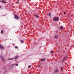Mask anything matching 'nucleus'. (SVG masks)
Wrapping results in <instances>:
<instances>
[{"instance_id": "nucleus-12", "label": "nucleus", "mask_w": 74, "mask_h": 74, "mask_svg": "<svg viewBox=\"0 0 74 74\" xmlns=\"http://www.w3.org/2000/svg\"><path fill=\"white\" fill-rule=\"evenodd\" d=\"M58 37V35H56L55 36V38H57Z\"/></svg>"}, {"instance_id": "nucleus-19", "label": "nucleus", "mask_w": 74, "mask_h": 74, "mask_svg": "<svg viewBox=\"0 0 74 74\" xmlns=\"http://www.w3.org/2000/svg\"><path fill=\"white\" fill-rule=\"evenodd\" d=\"M15 48H16L17 49H18V46H15Z\"/></svg>"}, {"instance_id": "nucleus-22", "label": "nucleus", "mask_w": 74, "mask_h": 74, "mask_svg": "<svg viewBox=\"0 0 74 74\" xmlns=\"http://www.w3.org/2000/svg\"><path fill=\"white\" fill-rule=\"evenodd\" d=\"M66 12H64V14H66Z\"/></svg>"}, {"instance_id": "nucleus-26", "label": "nucleus", "mask_w": 74, "mask_h": 74, "mask_svg": "<svg viewBox=\"0 0 74 74\" xmlns=\"http://www.w3.org/2000/svg\"><path fill=\"white\" fill-rule=\"evenodd\" d=\"M21 74H22V73H21Z\"/></svg>"}, {"instance_id": "nucleus-8", "label": "nucleus", "mask_w": 74, "mask_h": 74, "mask_svg": "<svg viewBox=\"0 0 74 74\" xmlns=\"http://www.w3.org/2000/svg\"><path fill=\"white\" fill-rule=\"evenodd\" d=\"M13 59H14V58H9L8 59V60H13Z\"/></svg>"}, {"instance_id": "nucleus-2", "label": "nucleus", "mask_w": 74, "mask_h": 74, "mask_svg": "<svg viewBox=\"0 0 74 74\" xmlns=\"http://www.w3.org/2000/svg\"><path fill=\"white\" fill-rule=\"evenodd\" d=\"M0 57L2 61V62H5V60H4V56L1 55Z\"/></svg>"}, {"instance_id": "nucleus-4", "label": "nucleus", "mask_w": 74, "mask_h": 74, "mask_svg": "<svg viewBox=\"0 0 74 74\" xmlns=\"http://www.w3.org/2000/svg\"><path fill=\"white\" fill-rule=\"evenodd\" d=\"M0 48L1 49H3V50H4L5 49L4 47H3V46H1V44H0Z\"/></svg>"}, {"instance_id": "nucleus-17", "label": "nucleus", "mask_w": 74, "mask_h": 74, "mask_svg": "<svg viewBox=\"0 0 74 74\" xmlns=\"http://www.w3.org/2000/svg\"><path fill=\"white\" fill-rule=\"evenodd\" d=\"M1 34H3V30H2L1 31Z\"/></svg>"}, {"instance_id": "nucleus-18", "label": "nucleus", "mask_w": 74, "mask_h": 74, "mask_svg": "<svg viewBox=\"0 0 74 74\" xmlns=\"http://www.w3.org/2000/svg\"><path fill=\"white\" fill-rule=\"evenodd\" d=\"M51 54L53 53V51H51Z\"/></svg>"}, {"instance_id": "nucleus-10", "label": "nucleus", "mask_w": 74, "mask_h": 74, "mask_svg": "<svg viewBox=\"0 0 74 74\" xmlns=\"http://www.w3.org/2000/svg\"><path fill=\"white\" fill-rule=\"evenodd\" d=\"M17 58H18V56H16L14 58V59H17Z\"/></svg>"}, {"instance_id": "nucleus-24", "label": "nucleus", "mask_w": 74, "mask_h": 74, "mask_svg": "<svg viewBox=\"0 0 74 74\" xmlns=\"http://www.w3.org/2000/svg\"><path fill=\"white\" fill-rule=\"evenodd\" d=\"M1 8V6H0V9Z\"/></svg>"}, {"instance_id": "nucleus-25", "label": "nucleus", "mask_w": 74, "mask_h": 74, "mask_svg": "<svg viewBox=\"0 0 74 74\" xmlns=\"http://www.w3.org/2000/svg\"><path fill=\"white\" fill-rule=\"evenodd\" d=\"M3 16H5V15H2Z\"/></svg>"}, {"instance_id": "nucleus-20", "label": "nucleus", "mask_w": 74, "mask_h": 74, "mask_svg": "<svg viewBox=\"0 0 74 74\" xmlns=\"http://www.w3.org/2000/svg\"><path fill=\"white\" fill-rule=\"evenodd\" d=\"M15 65H16V66H18V64H16Z\"/></svg>"}, {"instance_id": "nucleus-11", "label": "nucleus", "mask_w": 74, "mask_h": 74, "mask_svg": "<svg viewBox=\"0 0 74 74\" xmlns=\"http://www.w3.org/2000/svg\"><path fill=\"white\" fill-rule=\"evenodd\" d=\"M35 16H36L37 18H39V17H40V16L37 15H35Z\"/></svg>"}, {"instance_id": "nucleus-16", "label": "nucleus", "mask_w": 74, "mask_h": 74, "mask_svg": "<svg viewBox=\"0 0 74 74\" xmlns=\"http://www.w3.org/2000/svg\"><path fill=\"white\" fill-rule=\"evenodd\" d=\"M51 13H49V14H48V15L49 16H51Z\"/></svg>"}, {"instance_id": "nucleus-13", "label": "nucleus", "mask_w": 74, "mask_h": 74, "mask_svg": "<svg viewBox=\"0 0 74 74\" xmlns=\"http://www.w3.org/2000/svg\"><path fill=\"white\" fill-rule=\"evenodd\" d=\"M45 60V58H44L43 59H42L41 60V61H44V60Z\"/></svg>"}, {"instance_id": "nucleus-14", "label": "nucleus", "mask_w": 74, "mask_h": 74, "mask_svg": "<svg viewBox=\"0 0 74 74\" xmlns=\"http://www.w3.org/2000/svg\"><path fill=\"white\" fill-rule=\"evenodd\" d=\"M63 29V26H61L60 27V29Z\"/></svg>"}, {"instance_id": "nucleus-6", "label": "nucleus", "mask_w": 74, "mask_h": 74, "mask_svg": "<svg viewBox=\"0 0 74 74\" xmlns=\"http://www.w3.org/2000/svg\"><path fill=\"white\" fill-rule=\"evenodd\" d=\"M67 57H64L62 60V62H63L64 61V60H65V59H67Z\"/></svg>"}, {"instance_id": "nucleus-9", "label": "nucleus", "mask_w": 74, "mask_h": 74, "mask_svg": "<svg viewBox=\"0 0 74 74\" xmlns=\"http://www.w3.org/2000/svg\"><path fill=\"white\" fill-rule=\"evenodd\" d=\"M20 41L21 42V43H23V42H24V40H20Z\"/></svg>"}, {"instance_id": "nucleus-15", "label": "nucleus", "mask_w": 74, "mask_h": 74, "mask_svg": "<svg viewBox=\"0 0 74 74\" xmlns=\"http://www.w3.org/2000/svg\"><path fill=\"white\" fill-rule=\"evenodd\" d=\"M31 66H32V65H30L28 66V68H30V67H31Z\"/></svg>"}, {"instance_id": "nucleus-23", "label": "nucleus", "mask_w": 74, "mask_h": 74, "mask_svg": "<svg viewBox=\"0 0 74 74\" xmlns=\"http://www.w3.org/2000/svg\"><path fill=\"white\" fill-rule=\"evenodd\" d=\"M19 2L18 1H17V3H19Z\"/></svg>"}, {"instance_id": "nucleus-7", "label": "nucleus", "mask_w": 74, "mask_h": 74, "mask_svg": "<svg viewBox=\"0 0 74 74\" xmlns=\"http://www.w3.org/2000/svg\"><path fill=\"white\" fill-rule=\"evenodd\" d=\"M1 3H6V2H5V1H1Z\"/></svg>"}, {"instance_id": "nucleus-5", "label": "nucleus", "mask_w": 74, "mask_h": 74, "mask_svg": "<svg viewBox=\"0 0 74 74\" xmlns=\"http://www.w3.org/2000/svg\"><path fill=\"white\" fill-rule=\"evenodd\" d=\"M59 71V70L58 69H56L54 71V73H57Z\"/></svg>"}, {"instance_id": "nucleus-3", "label": "nucleus", "mask_w": 74, "mask_h": 74, "mask_svg": "<svg viewBox=\"0 0 74 74\" xmlns=\"http://www.w3.org/2000/svg\"><path fill=\"white\" fill-rule=\"evenodd\" d=\"M14 18L16 20H18L19 19V17L18 16L15 15H14Z\"/></svg>"}, {"instance_id": "nucleus-1", "label": "nucleus", "mask_w": 74, "mask_h": 74, "mask_svg": "<svg viewBox=\"0 0 74 74\" xmlns=\"http://www.w3.org/2000/svg\"><path fill=\"white\" fill-rule=\"evenodd\" d=\"M59 19V18L58 17H55L53 18V21L54 22H58Z\"/></svg>"}, {"instance_id": "nucleus-21", "label": "nucleus", "mask_w": 74, "mask_h": 74, "mask_svg": "<svg viewBox=\"0 0 74 74\" xmlns=\"http://www.w3.org/2000/svg\"><path fill=\"white\" fill-rule=\"evenodd\" d=\"M41 65V64H40L39 66H38V67H40V65Z\"/></svg>"}]
</instances>
